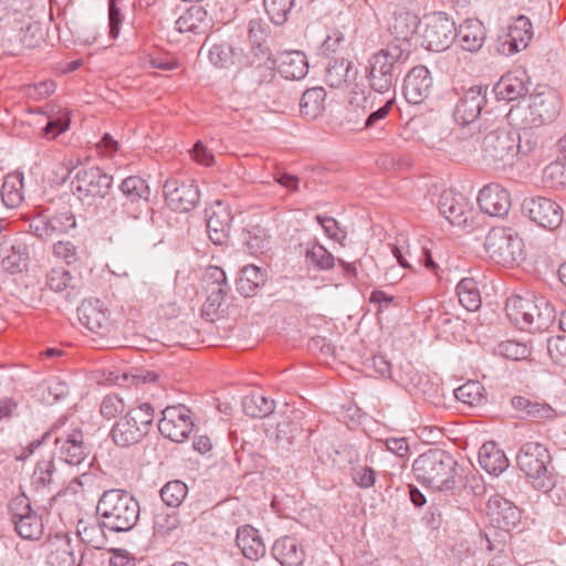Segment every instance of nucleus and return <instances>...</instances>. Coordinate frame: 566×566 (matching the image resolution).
Returning a JSON list of instances; mask_svg holds the SVG:
<instances>
[{
	"instance_id": "nucleus-1",
	"label": "nucleus",
	"mask_w": 566,
	"mask_h": 566,
	"mask_svg": "<svg viewBox=\"0 0 566 566\" xmlns=\"http://www.w3.org/2000/svg\"><path fill=\"white\" fill-rule=\"evenodd\" d=\"M416 18L408 13L395 18V38L376 53L366 65V78L371 91L384 94L395 87L411 53L409 36L413 33Z\"/></svg>"
},
{
	"instance_id": "nucleus-2",
	"label": "nucleus",
	"mask_w": 566,
	"mask_h": 566,
	"mask_svg": "<svg viewBox=\"0 0 566 566\" xmlns=\"http://www.w3.org/2000/svg\"><path fill=\"white\" fill-rule=\"evenodd\" d=\"M458 462L447 451L431 449L420 454L412 464L416 480L438 491H453L459 484Z\"/></svg>"
},
{
	"instance_id": "nucleus-3",
	"label": "nucleus",
	"mask_w": 566,
	"mask_h": 566,
	"mask_svg": "<svg viewBox=\"0 0 566 566\" xmlns=\"http://www.w3.org/2000/svg\"><path fill=\"white\" fill-rule=\"evenodd\" d=\"M97 514L104 527L113 532H128L139 521V502L122 489L104 491L98 500Z\"/></svg>"
},
{
	"instance_id": "nucleus-4",
	"label": "nucleus",
	"mask_w": 566,
	"mask_h": 566,
	"mask_svg": "<svg viewBox=\"0 0 566 566\" xmlns=\"http://www.w3.org/2000/svg\"><path fill=\"white\" fill-rule=\"evenodd\" d=\"M509 319L521 329L545 331L556 318L552 303L545 297H523L513 295L506 300Z\"/></svg>"
},
{
	"instance_id": "nucleus-5",
	"label": "nucleus",
	"mask_w": 566,
	"mask_h": 566,
	"mask_svg": "<svg viewBox=\"0 0 566 566\" xmlns=\"http://www.w3.org/2000/svg\"><path fill=\"white\" fill-rule=\"evenodd\" d=\"M551 454L539 442H525L516 454L517 468L532 480L537 489L549 490L554 485L551 471Z\"/></svg>"
},
{
	"instance_id": "nucleus-6",
	"label": "nucleus",
	"mask_w": 566,
	"mask_h": 566,
	"mask_svg": "<svg viewBox=\"0 0 566 566\" xmlns=\"http://www.w3.org/2000/svg\"><path fill=\"white\" fill-rule=\"evenodd\" d=\"M154 420V408L145 402L130 409L115 423L111 434L116 446L125 448L139 442Z\"/></svg>"
},
{
	"instance_id": "nucleus-7",
	"label": "nucleus",
	"mask_w": 566,
	"mask_h": 566,
	"mask_svg": "<svg viewBox=\"0 0 566 566\" xmlns=\"http://www.w3.org/2000/svg\"><path fill=\"white\" fill-rule=\"evenodd\" d=\"M422 45L431 51L447 50L455 39V23L444 12L427 14L420 21Z\"/></svg>"
},
{
	"instance_id": "nucleus-8",
	"label": "nucleus",
	"mask_w": 566,
	"mask_h": 566,
	"mask_svg": "<svg viewBox=\"0 0 566 566\" xmlns=\"http://www.w3.org/2000/svg\"><path fill=\"white\" fill-rule=\"evenodd\" d=\"M522 245V239L512 229L505 228H493L484 242L490 259L504 266H511L518 261Z\"/></svg>"
},
{
	"instance_id": "nucleus-9",
	"label": "nucleus",
	"mask_w": 566,
	"mask_h": 566,
	"mask_svg": "<svg viewBox=\"0 0 566 566\" xmlns=\"http://www.w3.org/2000/svg\"><path fill=\"white\" fill-rule=\"evenodd\" d=\"M484 160L494 168L512 165L516 157V133L495 129L488 133L482 142Z\"/></svg>"
},
{
	"instance_id": "nucleus-10",
	"label": "nucleus",
	"mask_w": 566,
	"mask_h": 566,
	"mask_svg": "<svg viewBox=\"0 0 566 566\" xmlns=\"http://www.w3.org/2000/svg\"><path fill=\"white\" fill-rule=\"evenodd\" d=\"M113 177L98 167L83 168L76 171L72 182V192L83 203L92 205V199L104 198L112 187Z\"/></svg>"
},
{
	"instance_id": "nucleus-11",
	"label": "nucleus",
	"mask_w": 566,
	"mask_h": 566,
	"mask_svg": "<svg viewBox=\"0 0 566 566\" xmlns=\"http://www.w3.org/2000/svg\"><path fill=\"white\" fill-rule=\"evenodd\" d=\"M11 522L18 535L24 539L38 541L43 534L41 517L32 510L28 497L18 496L9 504Z\"/></svg>"
},
{
	"instance_id": "nucleus-12",
	"label": "nucleus",
	"mask_w": 566,
	"mask_h": 566,
	"mask_svg": "<svg viewBox=\"0 0 566 566\" xmlns=\"http://www.w3.org/2000/svg\"><path fill=\"white\" fill-rule=\"evenodd\" d=\"M158 422L159 432L167 439L181 443L193 430L191 411L184 405L169 406L161 411Z\"/></svg>"
},
{
	"instance_id": "nucleus-13",
	"label": "nucleus",
	"mask_w": 566,
	"mask_h": 566,
	"mask_svg": "<svg viewBox=\"0 0 566 566\" xmlns=\"http://www.w3.org/2000/svg\"><path fill=\"white\" fill-rule=\"evenodd\" d=\"M522 209L531 221L547 230L558 228L563 221L560 206L546 197L527 198L523 201Z\"/></svg>"
},
{
	"instance_id": "nucleus-14",
	"label": "nucleus",
	"mask_w": 566,
	"mask_h": 566,
	"mask_svg": "<svg viewBox=\"0 0 566 566\" xmlns=\"http://www.w3.org/2000/svg\"><path fill=\"white\" fill-rule=\"evenodd\" d=\"M440 213L453 226L465 227L473 219L474 210L469 199L451 189L441 192L438 201Z\"/></svg>"
},
{
	"instance_id": "nucleus-15",
	"label": "nucleus",
	"mask_w": 566,
	"mask_h": 566,
	"mask_svg": "<svg viewBox=\"0 0 566 566\" xmlns=\"http://www.w3.org/2000/svg\"><path fill=\"white\" fill-rule=\"evenodd\" d=\"M486 86H472L461 93L454 106V120L462 126L474 123L486 102Z\"/></svg>"
},
{
	"instance_id": "nucleus-16",
	"label": "nucleus",
	"mask_w": 566,
	"mask_h": 566,
	"mask_svg": "<svg viewBox=\"0 0 566 566\" xmlns=\"http://www.w3.org/2000/svg\"><path fill=\"white\" fill-rule=\"evenodd\" d=\"M166 205L174 211L188 212L199 202L200 192L193 182L168 179L164 185Z\"/></svg>"
},
{
	"instance_id": "nucleus-17",
	"label": "nucleus",
	"mask_w": 566,
	"mask_h": 566,
	"mask_svg": "<svg viewBox=\"0 0 566 566\" xmlns=\"http://www.w3.org/2000/svg\"><path fill=\"white\" fill-rule=\"evenodd\" d=\"M75 227V216L71 210H64L51 216L41 214L33 218L30 222L32 233L42 240L64 234Z\"/></svg>"
},
{
	"instance_id": "nucleus-18",
	"label": "nucleus",
	"mask_w": 566,
	"mask_h": 566,
	"mask_svg": "<svg viewBox=\"0 0 566 566\" xmlns=\"http://www.w3.org/2000/svg\"><path fill=\"white\" fill-rule=\"evenodd\" d=\"M207 231L209 239L217 245H222L229 238L232 214L228 205L216 201L206 209Z\"/></svg>"
},
{
	"instance_id": "nucleus-19",
	"label": "nucleus",
	"mask_w": 566,
	"mask_h": 566,
	"mask_svg": "<svg viewBox=\"0 0 566 566\" xmlns=\"http://www.w3.org/2000/svg\"><path fill=\"white\" fill-rule=\"evenodd\" d=\"M80 323L88 331L105 335L109 331V311L97 298L84 300L77 307Z\"/></svg>"
},
{
	"instance_id": "nucleus-20",
	"label": "nucleus",
	"mask_w": 566,
	"mask_h": 566,
	"mask_svg": "<svg viewBox=\"0 0 566 566\" xmlns=\"http://www.w3.org/2000/svg\"><path fill=\"white\" fill-rule=\"evenodd\" d=\"M481 210L491 217H505L511 209L510 192L499 184L484 186L478 196Z\"/></svg>"
},
{
	"instance_id": "nucleus-21",
	"label": "nucleus",
	"mask_w": 566,
	"mask_h": 566,
	"mask_svg": "<svg viewBox=\"0 0 566 566\" xmlns=\"http://www.w3.org/2000/svg\"><path fill=\"white\" fill-rule=\"evenodd\" d=\"M432 77L429 70L423 66L412 67L405 77L403 95L410 104H421L430 95Z\"/></svg>"
},
{
	"instance_id": "nucleus-22",
	"label": "nucleus",
	"mask_w": 566,
	"mask_h": 566,
	"mask_svg": "<svg viewBox=\"0 0 566 566\" xmlns=\"http://www.w3.org/2000/svg\"><path fill=\"white\" fill-rule=\"evenodd\" d=\"M375 95L373 92H368L366 94L365 91L353 92V95L349 101L350 107L358 109L360 108L363 114L368 113L365 118L364 126L365 128H370L377 126V124L384 120L395 104L394 98H389L378 108H375Z\"/></svg>"
},
{
	"instance_id": "nucleus-23",
	"label": "nucleus",
	"mask_w": 566,
	"mask_h": 566,
	"mask_svg": "<svg viewBox=\"0 0 566 566\" xmlns=\"http://www.w3.org/2000/svg\"><path fill=\"white\" fill-rule=\"evenodd\" d=\"M488 514L491 521L505 532L517 526L521 520L518 507L501 496H493L489 500Z\"/></svg>"
},
{
	"instance_id": "nucleus-24",
	"label": "nucleus",
	"mask_w": 566,
	"mask_h": 566,
	"mask_svg": "<svg viewBox=\"0 0 566 566\" xmlns=\"http://www.w3.org/2000/svg\"><path fill=\"white\" fill-rule=\"evenodd\" d=\"M526 98L544 124L553 122L559 114L562 102L552 88L539 87Z\"/></svg>"
},
{
	"instance_id": "nucleus-25",
	"label": "nucleus",
	"mask_w": 566,
	"mask_h": 566,
	"mask_svg": "<svg viewBox=\"0 0 566 566\" xmlns=\"http://www.w3.org/2000/svg\"><path fill=\"white\" fill-rule=\"evenodd\" d=\"M213 27V20L201 6H191L176 20L180 33L206 34Z\"/></svg>"
},
{
	"instance_id": "nucleus-26",
	"label": "nucleus",
	"mask_w": 566,
	"mask_h": 566,
	"mask_svg": "<svg viewBox=\"0 0 566 566\" xmlns=\"http://www.w3.org/2000/svg\"><path fill=\"white\" fill-rule=\"evenodd\" d=\"M527 75L523 70H515L504 74L494 85L493 92L499 99L515 101L525 97Z\"/></svg>"
},
{
	"instance_id": "nucleus-27",
	"label": "nucleus",
	"mask_w": 566,
	"mask_h": 566,
	"mask_svg": "<svg viewBox=\"0 0 566 566\" xmlns=\"http://www.w3.org/2000/svg\"><path fill=\"white\" fill-rule=\"evenodd\" d=\"M49 566H74L75 556L67 534H55L45 543Z\"/></svg>"
},
{
	"instance_id": "nucleus-28",
	"label": "nucleus",
	"mask_w": 566,
	"mask_h": 566,
	"mask_svg": "<svg viewBox=\"0 0 566 566\" xmlns=\"http://www.w3.org/2000/svg\"><path fill=\"white\" fill-rule=\"evenodd\" d=\"M29 258V247L20 238L4 240L0 244V262L6 271L21 272L22 265Z\"/></svg>"
},
{
	"instance_id": "nucleus-29",
	"label": "nucleus",
	"mask_w": 566,
	"mask_h": 566,
	"mask_svg": "<svg viewBox=\"0 0 566 566\" xmlns=\"http://www.w3.org/2000/svg\"><path fill=\"white\" fill-rule=\"evenodd\" d=\"M273 557L282 566H302L305 559V552L293 536H282L272 546Z\"/></svg>"
},
{
	"instance_id": "nucleus-30",
	"label": "nucleus",
	"mask_w": 566,
	"mask_h": 566,
	"mask_svg": "<svg viewBox=\"0 0 566 566\" xmlns=\"http://www.w3.org/2000/svg\"><path fill=\"white\" fill-rule=\"evenodd\" d=\"M276 63L279 73L286 80H302L308 72L307 57L301 51L282 52L277 55Z\"/></svg>"
},
{
	"instance_id": "nucleus-31",
	"label": "nucleus",
	"mask_w": 566,
	"mask_h": 566,
	"mask_svg": "<svg viewBox=\"0 0 566 566\" xmlns=\"http://www.w3.org/2000/svg\"><path fill=\"white\" fill-rule=\"evenodd\" d=\"M235 543L243 556L250 560H258L265 555V545L258 530L251 525L238 528Z\"/></svg>"
},
{
	"instance_id": "nucleus-32",
	"label": "nucleus",
	"mask_w": 566,
	"mask_h": 566,
	"mask_svg": "<svg viewBox=\"0 0 566 566\" xmlns=\"http://www.w3.org/2000/svg\"><path fill=\"white\" fill-rule=\"evenodd\" d=\"M455 38L465 51L476 52L484 44L486 33L484 25L476 19H467L459 29H457Z\"/></svg>"
},
{
	"instance_id": "nucleus-33",
	"label": "nucleus",
	"mask_w": 566,
	"mask_h": 566,
	"mask_svg": "<svg viewBox=\"0 0 566 566\" xmlns=\"http://www.w3.org/2000/svg\"><path fill=\"white\" fill-rule=\"evenodd\" d=\"M512 407L522 412V418H531L536 421L553 420L556 418L555 409L546 403L537 400H531L523 396H515L511 400Z\"/></svg>"
},
{
	"instance_id": "nucleus-34",
	"label": "nucleus",
	"mask_w": 566,
	"mask_h": 566,
	"mask_svg": "<svg viewBox=\"0 0 566 566\" xmlns=\"http://www.w3.org/2000/svg\"><path fill=\"white\" fill-rule=\"evenodd\" d=\"M506 116L509 123L517 129H533L545 125L526 97L513 105Z\"/></svg>"
},
{
	"instance_id": "nucleus-35",
	"label": "nucleus",
	"mask_w": 566,
	"mask_h": 566,
	"mask_svg": "<svg viewBox=\"0 0 566 566\" xmlns=\"http://www.w3.org/2000/svg\"><path fill=\"white\" fill-rule=\"evenodd\" d=\"M533 36V27L531 20L525 15H520L509 28L507 44L509 52L515 53L524 50Z\"/></svg>"
},
{
	"instance_id": "nucleus-36",
	"label": "nucleus",
	"mask_w": 566,
	"mask_h": 566,
	"mask_svg": "<svg viewBox=\"0 0 566 566\" xmlns=\"http://www.w3.org/2000/svg\"><path fill=\"white\" fill-rule=\"evenodd\" d=\"M479 463L490 474L499 475L509 467L504 452L493 443L483 444L479 451Z\"/></svg>"
},
{
	"instance_id": "nucleus-37",
	"label": "nucleus",
	"mask_w": 566,
	"mask_h": 566,
	"mask_svg": "<svg viewBox=\"0 0 566 566\" xmlns=\"http://www.w3.org/2000/svg\"><path fill=\"white\" fill-rule=\"evenodd\" d=\"M265 273L253 264L245 265L237 283V289L244 297L253 296L256 290L264 285Z\"/></svg>"
},
{
	"instance_id": "nucleus-38",
	"label": "nucleus",
	"mask_w": 566,
	"mask_h": 566,
	"mask_svg": "<svg viewBox=\"0 0 566 566\" xmlns=\"http://www.w3.org/2000/svg\"><path fill=\"white\" fill-rule=\"evenodd\" d=\"M61 459L71 465H78L86 458V450L83 446V434L74 431L62 443L60 449Z\"/></svg>"
},
{
	"instance_id": "nucleus-39",
	"label": "nucleus",
	"mask_w": 566,
	"mask_h": 566,
	"mask_svg": "<svg viewBox=\"0 0 566 566\" xmlns=\"http://www.w3.org/2000/svg\"><path fill=\"white\" fill-rule=\"evenodd\" d=\"M242 408L247 416L262 419L273 413L275 402L260 392H253L243 397Z\"/></svg>"
},
{
	"instance_id": "nucleus-40",
	"label": "nucleus",
	"mask_w": 566,
	"mask_h": 566,
	"mask_svg": "<svg viewBox=\"0 0 566 566\" xmlns=\"http://www.w3.org/2000/svg\"><path fill=\"white\" fill-rule=\"evenodd\" d=\"M1 198L9 208L18 207L23 200V176L19 172L9 174L2 184Z\"/></svg>"
},
{
	"instance_id": "nucleus-41",
	"label": "nucleus",
	"mask_w": 566,
	"mask_h": 566,
	"mask_svg": "<svg viewBox=\"0 0 566 566\" xmlns=\"http://www.w3.org/2000/svg\"><path fill=\"white\" fill-rule=\"evenodd\" d=\"M457 295L460 304L468 311L474 312L480 308L481 295L474 279H462L457 285Z\"/></svg>"
},
{
	"instance_id": "nucleus-42",
	"label": "nucleus",
	"mask_w": 566,
	"mask_h": 566,
	"mask_svg": "<svg viewBox=\"0 0 566 566\" xmlns=\"http://www.w3.org/2000/svg\"><path fill=\"white\" fill-rule=\"evenodd\" d=\"M326 92L323 87L306 90L301 98V113L308 118H316L324 109Z\"/></svg>"
},
{
	"instance_id": "nucleus-43",
	"label": "nucleus",
	"mask_w": 566,
	"mask_h": 566,
	"mask_svg": "<svg viewBox=\"0 0 566 566\" xmlns=\"http://www.w3.org/2000/svg\"><path fill=\"white\" fill-rule=\"evenodd\" d=\"M119 190L132 203L143 201L148 202L150 189L146 181L138 176H129L119 185Z\"/></svg>"
},
{
	"instance_id": "nucleus-44",
	"label": "nucleus",
	"mask_w": 566,
	"mask_h": 566,
	"mask_svg": "<svg viewBox=\"0 0 566 566\" xmlns=\"http://www.w3.org/2000/svg\"><path fill=\"white\" fill-rule=\"evenodd\" d=\"M269 25L261 19H252L249 22V40L252 43V49L258 50L261 59L269 60L270 51L264 45L269 36Z\"/></svg>"
},
{
	"instance_id": "nucleus-45",
	"label": "nucleus",
	"mask_w": 566,
	"mask_h": 566,
	"mask_svg": "<svg viewBox=\"0 0 566 566\" xmlns=\"http://www.w3.org/2000/svg\"><path fill=\"white\" fill-rule=\"evenodd\" d=\"M207 55L213 66L227 69L234 64L235 51L231 44L220 42L209 46Z\"/></svg>"
},
{
	"instance_id": "nucleus-46",
	"label": "nucleus",
	"mask_w": 566,
	"mask_h": 566,
	"mask_svg": "<svg viewBox=\"0 0 566 566\" xmlns=\"http://www.w3.org/2000/svg\"><path fill=\"white\" fill-rule=\"evenodd\" d=\"M180 524L178 513L159 509L156 511L153 521V530L155 536L164 537L176 530Z\"/></svg>"
},
{
	"instance_id": "nucleus-47",
	"label": "nucleus",
	"mask_w": 566,
	"mask_h": 566,
	"mask_svg": "<svg viewBox=\"0 0 566 566\" xmlns=\"http://www.w3.org/2000/svg\"><path fill=\"white\" fill-rule=\"evenodd\" d=\"M188 493V486L180 480L167 482L160 490L163 502L172 509H177L185 501Z\"/></svg>"
},
{
	"instance_id": "nucleus-48",
	"label": "nucleus",
	"mask_w": 566,
	"mask_h": 566,
	"mask_svg": "<svg viewBox=\"0 0 566 566\" xmlns=\"http://www.w3.org/2000/svg\"><path fill=\"white\" fill-rule=\"evenodd\" d=\"M305 259L317 270L327 271L334 268V255L322 244L315 243L305 252Z\"/></svg>"
},
{
	"instance_id": "nucleus-49",
	"label": "nucleus",
	"mask_w": 566,
	"mask_h": 566,
	"mask_svg": "<svg viewBox=\"0 0 566 566\" xmlns=\"http://www.w3.org/2000/svg\"><path fill=\"white\" fill-rule=\"evenodd\" d=\"M352 63L345 59L335 60L326 69L325 81L331 87H339L350 80Z\"/></svg>"
},
{
	"instance_id": "nucleus-50",
	"label": "nucleus",
	"mask_w": 566,
	"mask_h": 566,
	"mask_svg": "<svg viewBox=\"0 0 566 566\" xmlns=\"http://www.w3.org/2000/svg\"><path fill=\"white\" fill-rule=\"evenodd\" d=\"M483 387L479 381L470 380L454 389V397L470 407L476 406L483 400Z\"/></svg>"
},
{
	"instance_id": "nucleus-51",
	"label": "nucleus",
	"mask_w": 566,
	"mask_h": 566,
	"mask_svg": "<svg viewBox=\"0 0 566 566\" xmlns=\"http://www.w3.org/2000/svg\"><path fill=\"white\" fill-rule=\"evenodd\" d=\"M295 0H263L265 11L270 20L281 25L287 20Z\"/></svg>"
},
{
	"instance_id": "nucleus-52",
	"label": "nucleus",
	"mask_w": 566,
	"mask_h": 566,
	"mask_svg": "<svg viewBox=\"0 0 566 566\" xmlns=\"http://www.w3.org/2000/svg\"><path fill=\"white\" fill-rule=\"evenodd\" d=\"M54 462L52 459L41 460L38 462L32 474V485L35 490L49 488L53 483Z\"/></svg>"
},
{
	"instance_id": "nucleus-53",
	"label": "nucleus",
	"mask_w": 566,
	"mask_h": 566,
	"mask_svg": "<svg viewBox=\"0 0 566 566\" xmlns=\"http://www.w3.org/2000/svg\"><path fill=\"white\" fill-rule=\"evenodd\" d=\"M71 273L64 268H54L46 275V286L54 292H62L71 286Z\"/></svg>"
},
{
	"instance_id": "nucleus-54",
	"label": "nucleus",
	"mask_w": 566,
	"mask_h": 566,
	"mask_svg": "<svg viewBox=\"0 0 566 566\" xmlns=\"http://www.w3.org/2000/svg\"><path fill=\"white\" fill-rule=\"evenodd\" d=\"M547 352L554 363L566 366V335L549 337Z\"/></svg>"
},
{
	"instance_id": "nucleus-55",
	"label": "nucleus",
	"mask_w": 566,
	"mask_h": 566,
	"mask_svg": "<svg viewBox=\"0 0 566 566\" xmlns=\"http://www.w3.org/2000/svg\"><path fill=\"white\" fill-rule=\"evenodd\" d=\"M255 56L259 57L260 63L254 66L250 72V81L253 84L256 85H263L271 83L273 78L275 77V72L272 64H262L261 63V56H259V53H255Z\"/></svg>"
},
{
	"instance_id": "nucleus-56",
	"label": "nucleus",
	"mask_w": 566,
	"mask_h": 566,
	"mask_svg": "<svg viewBox=\"0 0 566 566\" xmlns=\"http://www.w3.org/2000/svg\"><path fill=\"white\" fill-rule=\"evenodd\" d=\"M499 353L509 359L520 360L530 355V349L524 344L515 340H506L499 345Z\"/></svg>"
},
{
	"instance_id": "nucleus-57",
	"label": "nucleus",
	"mask_w": 566,
	"mask_h": 566,
	"mask_svg": "<svg viewBox=\"0 0 566 566\" xmlns=\"http://www.w3.org/2000/svg\"><path fill=\"white\" fill-rule=\"evenodd\" d=\"M125 410L124 401L116 395L104 397L101 403V415L106 419H113Z\"/></svg>"
},
{
	"instance_id": "nucleus-58",
	"label": "nucleus",
	"mask_w": 566,
	"mask_h": 566,
	"mask_svg": "<svg viewBox=\"0 0 566 566\" xmlns=\"http://www.w3.org/2000/svg\"><path fill=\"white\" fill-rule=\"evenodd\" d=\"M350 476L355 484L363 489L373 486L376 481L375 471L367 465H357L352 468Z\"/></svg>"
},
{
	"instance_id": "nucleus-59",
	"label": "nucleus",
	"mask_w": 566,
	"mask_h": 566,
	"mask_svg": "<svg viewBox=\"0 0 566 566\" xmlns=\"http://www.w3.org/2000/svg\"><path fill=\"white\" fill-rule=\"evenodd\" d=\"M522 133H516V155H527L532 153L537 146L538 139L532 129H520Z\"/></svg>"
},
{
	"instance_id": "nucleus-60",
	"label": "nucleus",
	"mask_w": 566,
	"mask_h": 566,
	"mask_svg": "<svg viewBox=\"0 0 566 566\" xmlns=\"http://www.w3.org/2000/svg\"><path fill=\"white\" fill-rule=\"evenodd\" d=\"M316 221L322 226L328 238L339 243H343V240L346 239V234L340 231L338 222L334 218L318 214Z\"/></svg>"
},
{
	"instance_id": "nucleus-61",
	"label": "nucleus",
	"mask_w": 566,
	"mask_h": 566,
	"mask_svg": "<svg viewBox=\"0 0 566 566\" xmlns=\"http://www.w3.org/2000/svg\"><path fill=\"white\" fill-rule=\"evenodd\" d=\"M53 254L67 264L77 261V248L71 241H57L53 244Z\"/></svg>"
},
{
	"instance_id": "nucleus-62",
	"label": "nucleus",
	"mask_w": 566,
	"mask_h": 566,
	"mask_svg": "<svg viewBox=\"0 0 566 566\" xmlns=\"http://www.w3.org/2000/svg\"><path fill=\"white\" fill-rule=\"evenodd\" d=\"M70 118L67 114L59 116L56 118H50L43 128V135L49 138H55L60 134L69 129Z\"/></svg>"
},
{
	"instance_id": "nucleus-63",
	"label": "nucleus",
	"mask_w": 566,
	"mask_h": 566,
	"mask_svg": "<svg viewBox=\"0 0 566 566\" xmlns=\"http://www.w3.org/2000/svg\"><path fill=\"white\" fill-rule=\"evenodd\" d=\"M123 21V14L117 7V0H109L108 2V27L109 36L116 39L119 35L120 23Z\"/></svg>"
},
{
	"instance_id": "nucleus-64",
	"label": "nucleus",
	"mask_w": 566,
	"mask_h": 566,
	"mask_svg": "<svg viewBox=\"0 0 566 566\" xmlns=\"http://www.w3.org/2000/svg\"><path fill=\"white\" fill-rule=\"evenodd\" d=\"M223 305L224 303L222 302H211V298L207 297L201 308L202 318H205L208 322H214L223 317Z\"/></svg>"
}]
</instances>
